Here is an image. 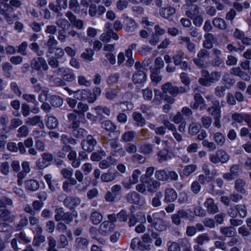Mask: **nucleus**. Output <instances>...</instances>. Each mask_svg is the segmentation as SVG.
<instances>
[{
	"label": "nucleus",
	"mask_w": 251,
	"mask_h": 251,
	"mask_svg": "<svg viewBox=\"0 0 251 251\" xmlns=\"http://www.w3.org/2000/svg\"><path fill=\"white\" fill-rule=\"evenodd\" d=\"M22 2L21 0H10L9 3L0 2V14L2 15L5 20L11 25L14 22V19H17L16 14H13L15 8H19L21 7ZM0 19H1L0 17Z\"/></svg>",
	"instance_id": "f257e3e1"
},
{
	"label": "nucleus",
	"mask_w": 251,
	"mask_h": 251,
	"mask_svg": "<svg viewBox=\"0 0 251 251\" xmlns=\"http://www.w3.org/2000/svg\"><path fill=\"white\" fill-rule=\"evenodd\" d=\"M166 215L165 211L162 210L152 215H148L147 217V221L151 224L156 230L163 231L167 228L166 223L162 219Z\"/></svg>",
	"instance_id": "f03ea898"
},
{
	"label": "nucleus",
	"mask_w": 251,
	"mask_h": 251,
	"mask_svg": "<svg viewBox=\"0 0 251 251\" xmlns=\"http://www.w3.org/2000/svg\"><path fill=\"white\" fill-rule=\"evenodd\" d=\"M65 89L67 90L70 95L74 93V98L79 100H87L89 103H93L96 100V98L94 95H91L90 90H78L75 92H73L69 88L65 87Z\"/></svg>",
	"instance_id": "7ed1b4c3"
},
{
	"label": "nucleus",
	"mask_w": 251,
	"mask_h": 251,
	"mask_svg": "<svg viewBox=\"0 0 251 251\" xmlns=\"http://www.w3.org/2000/svg\"><path fill=\"white\" fill-rule=\"evenodd\" d=\"M209 157L210 161L214 164H217L220 162L225 163L230 159V156L227 153L222 149L216 151L215 153L210 154Z\"/></svg>",
	"instance_id": "20e7f679"
},
{
	"label": "nucleus",
	"mask_w": 251,
	"mask_h": 251,
	"mask_svg": "<svg viewBox=\"0 0 251 251\" xmlns=\"http://www.w3.org/2000/svg\"><path fill=\"white\" fill-rule=\"evenodd\" d=\"M209 55V52L205 49H201L198 53L197 57L193 59L194 64L199 68H205L207 66L206 58Z\"/></svg>",
	"instance_id": "39448f33"
},
{
	"label": "nucleus",
	"mask_w": 251,
	"mask_h": 251,
	"mask_svg": "<svg viewBox=\"0 0 251 251\" xmlns=\"http://www.w3.org/2000/svg\"><path fill=\"white\" fill-rule=\"evenodd\" d=\"M192 218L193 217L184 209H180L171 216L172 221L176 226L181 224V219L191 220Z\"/></svg>",
	"instance_id": "423d86ee"
},
{
	"label": "nucleus",
	"mask_w": 251,
	"mask_h": 251,
	"mask_svg": "<svg viewBox=\"0 0 251 251\" xmlns=\"http://www.w3.org/2000/svg\"><path fill=\"white\" fill-rule=\"evenodd\" d=\"M221 76L220 72H212L207 78H200L199 80L200 83L204 86H209L212 83L218 81Z\"/></svg>",
	"instance_id": "0eeeda50"
},
{
	"label": "nucleus",
	"mask_w": 251,
	"mask_h": 251,
	"mask_svg": "<svg viewBox=\"0 0 251 251\" xmlns=\"http://www.w3.org/2000/svg\"><path fill=\"white\" fill-rule=\"evenodd\" d=\"M115 227L114 224L105 221L99 226V232L103 236H107L114 230Z\"/></svg>",
	"instance_id": "6e6552de"
},
{
	"label": "nucleus",
	"mask_w": 251,
	"mask_h": 251,
	"mask_svg": "<svg viewBox=\"0 0 251 251\" xmlns=\"http://www.w3.org/2000/svg\"><path fill=\"white\" fill-rule=\"evenodd\" d=\"M96 144V140L92 135H89L87 136L86 139L83 140L81 141V145L84 151L91 152L94 150Z\"/></svg>",
	"instance_id": "1a4fd4ad"
},
{
	"label": "nucleus",
	"mask_w": 251,
	"mask_h": 251,
	"mask_svg": "<svg viewBox=\"0 0 251 251\" xmlns=\"http://www.w3.org/2000/svg\"><path fill=\"white\" fill-rule=\"evenodd\" d=\"M80 202V199L77 197L67 196L63 200V205L66 207L72 210L75 207L79 205Z\"/></svg>",
	"instance_id": "9d476101"
},
{
	"label": "nucleus",
	"mask_w": 251,
	"mask_h": 251,
	"mask_svg": "<svg viewBox=\"0 0 251 251\" xmlns=\"http://www.w3.org/2000/svg\"><path fill=\"white\" fill-rule=\"evenodd\" d=\"M185 15L189 19H192L200 13V7L198 5L185 4Z\"/></svg>",
	"instance_id": "9b49d317"
},
{
	"label": "nucleus",
	"mask_w": 251,
	"mask_h": 251,
	"mask_svg": "<svg viewBox=\"0 0 251 251\" xmlns=\"http://www.w3.org/2000/svg\"><path fill=\"white\" fill-rule=\"evenodd\" d=\"M145 183L147 185L148 192L151 194L156 192L161 185L160 181L153 178L147 179Z\"/></svg>",
	"instance_id": "f8f14e48"
},
{
	"label": "nucleus",
	"mask_w": 251,
	"mask_h": 251,
	"mask_svg": "<svg viewBox=\"0 0 251 251\" xmlns=\"http://www.w3.org/2000/svg\"><path fill=\"white\" fill-rule=\"evenodd\" d=\"M31 67L33 69L37 71H40L41 69L47 71L49 69L46 60L42 57H39L37 59L33 60Z\"/></svg>",
	"instance_id": "ddd939ff"
},
{
	"label": "nucleus",
	"mask_w": 251,
	"mask_h": 251,
	"mask_svg": "<svg viewBox=\"0 0 251 251\" xmlns=\"http://www.w3.org/2000/svg\"><path fill=\"white\" fill-rule=\"evenodd\" d=\"M119 38V35L116 32H114L112 29L108 30L106 32L102 33L100 37V40L104 43L109 42L111 39L118 40Z\"/></svg>",
	"instance_id": "4468645a"
},
{
	"label": "nucleus",
	"mask_w": 251,
	"mask_h": 251,
	"mask_svg": "<svg viewBox=\"0 0 251 251\" xmlns=\"http://www.w3.org/2000/svg\"><path fill=\"white\" fill-rule=\"evenodd\" d=\"M67 157L70 162L71 166L74 168H77L81 165V161L79 157L77 156V153L75 151H71Z\"/></svg>",
	"instance_id": "2eb2a0df"
},
{
	"label": "nucleus",
	"mask_w": 251,
	"mask_h": 251,
	"mask_svg": "<svg viewBox=\"0 0 251 251\" xmlns=\"http://www.w3.org/2000/svg\"><path fill=\"white\" fill-rule=\"evenodd\" d=\"M230 74L239 76L245 81H249L251 79L250 75L246 72L242 70L239 67H234L230 70Z\"/></svg>",
	"instance_id": "dca6fc26"
},
{
	"label": "nucleus",
	"mask_w": 251,
	"mask_h": 251,
	"mask_svg": "<svg viewBox=\"0 0 251 251\" xmlns=\"http://www.w3.org/2000/svg\"><path fill=\"white\" fill-rule=\"evenodd\" d=\"M25 123L26 125L29 126L38 125L41 129L44 128V124L41 120V118L40 116L37 115L33 117L27 118Z\"/></svg>",
	"instance_id": "f3484780"
},
{
	"label": "nucleus",
	"mask_w": 251,
	"mask_h": 251,
	"mask_svg": "<svg viewBox=\"0 0 251 251\" xmlns=\"http://www.w3.org/2000/svg\"><path fill=\"white\" fill-rule=\"evenodd\" d=\"M165 197L164 201L165 202H172L177 198V193L173 188H166L165 191Z\"/></svg>",
	"instance_id": "a211bd4d"
},
{
	"label": "nucleus",
	"mask_w": 251,
	"mask_h": 251,
	"mask_svg": "<svg viewBox=\"0 0 251 251\" xmlns=\"http://www.w3.org/2000/svg\"><path fill=\"white\" fill-rule=\"evenodd\" d=\"M204 204L207 209V211L209 213L214 214L219 211L217 204L214 202V200L212 198L207 199Z\"/></svg>",
	"instance_id": "6ab92c4d"
},
{
	"label": "nucleus",
	"mask_w": 251,
	"mask_h": 251,
	"mask_svg": "<svg viewBox=\"0 0 251 251\" xmlns=\"http://www.w3.org/2000/svg\"><path fill=\"white\" fill-rule=\"evenodd\" d=\"M162 90L164 93H169L173 96L178 94L177 87L173 86L170 82H167L162 86Z\"/></svg>",
	"instance_id": "aec40b11"
},
{
	"label": "nucleus",
	"mask_w": 251,
	"mask_h": 251,
	"mask_svg": "<svg viewBox=\"0 0 251 251\" xmlns=\"http://www.w3.org/2000/svg\"><path fill=\"white\" fill-rule=\"evenodd\" d=\"M58 72L62 73L63 75V79L67 82H72L75 79V74L68 69L65 68H60L58 69Z\"/></svg>",
	"instance_id": "412c9836"
},
{
	"label": "nucleus",
	"mask_w": 251,
	"mask_h": 251,
	"mask_svg": "<svg viewBox=\"0 0 251 251\" xmlns=\"http://www.w3.org/2000/svg\"><path fill=\"white\" fill-rule=\"evenodd\" d=\"M118 173L117 171L112 172L109 170L106 173H103L100 176L102 182H110L114 180L117 177Z\"/></svg>",
	"instance_id": "4be33fe9"
},
{
	"label": "nucleus",
	"mask_w": 251,
	"mask_h": 251,
	"mask_svg": "<svg viewBox=\"0 0 251 251\" xmlns=\"http://www.w3.org/2000/svg\"><path fill=\"white\" fill-rule=\"evenodd\" d=\"M44 178L48 185L49 189L54 192L56 191V188H59V184L56 180L52 179L51 174H47L44 176Z\"/></svg>",
	"instance_id": "5701e85b"
},
{
	"label": "nucleus",
	"mask_w": 251,
	"mask_h": 251,
	"mask_svg": "<svg viewBox=\"0 0 251 251\" xmlns=\"http://www.w3.org/2000/svg\"><path fill=\"white\" fill-rule=\"evenodd\" d=\"M146 74L142 70H139L132 76L133 82L135 84L143 83L146 81Z\"/></svg>",
	"instance_id": "b1692460"
},
{
	"label": "nucleus",
	"mask_w": 251,
	"mask_h": 251,
	"mask_svg": "<svg viewBox=\"0 0 251 251\" xmlns=\"http://www.w3.org/2000/svg\"><path fill=\"white\" fill-rule=\"evenodd\" d=\"M168 152V150L166 148H163L159 151L157 156L158 161L159 163H163L171 158V156L169 155Z\"/></svg>",
	"instance_id": "393cba45"
},
{
	"label": "nucleus",
	"mask_w": 251,
	"mask_h": 251,
	"mask_svg": "<svg viewBox=\"0 0 251 251\" xmlns=\"http://www.w3.org/2000/svg\"><path fill=\"white\" fill-rule=\"evenodd\" d=\"M25 188L29 191H35L40 186L38 181L35 179H29L25 181Z\"/></svg>",
	"instance_id": "a878e982"
},
{
	"label": "nucleus",
	"mask_w": 251,
	"mask_h": 251,
	"mask_svg": "<svg viewBox=\"0 0 251 251\" xmlns=\"http://www.w3.org/2000/svg\"><path fill=\"white\" fill-rule=\"evenodd\" d=\"M119 93V89L112 88H107L105 90L104 97L108 100H113L117 97Z\"/></svg>",
	"instance_id": "bb28decb"
},
{
	"label": "nucleus",
	"mask_w": 251,
	"mask_h": 251,
	"mask_svg": "<svg viewBox=\"0 0 251 251\" xmlns=\"http://www.w3.org/2000/svg\"><path fill=\"white\" fill-rule=\"evenodd\" d=\"M126 199L130 203L138 204L140 200V195L135 191H131L126 195Z\"/></svg>",
	"instance_id": "cd10ccee"
},
{
	"label": "nucleus",
	"mask_w": 251,
	"mask_h": 251,
	"mask_svg": "<svg viewBox=\"0 0 251 251\" xmlns=\"http://www.w3.org/2000/svg\"><path fill=\"white\" fill-rule=\"evenodd\" d=\"M154 176L158 181H166L169 179L168 171L165 169L156 170L155 172Z\"/></svg>",
	"instance_id": "c85d7f7f"
},
{
	"label": "nucleus",
	"mask_w": 251,
	"mask_h": 251,
	"mask_svg": "<svg viewBox=\"0 0 251 251\" xmlns=\"http://www.w3.org/2000/svg\"><path fill=\"white\" fill-rule=\"evenodd\" d=\"M56 3L50 2L49 4L50 9L63 8L66 9L68 7L67 0H55Z\"/></svg>",
	"instance_id": "c756f323"
},
{
	"label": "nucleus",
	"mask_w": 251,
	"mask_h": 251,
	"mask_svg": "<svg viewBox=\"0 0 251 251\" xmlns=\"http://www.w3.org/2000/svg\"><path fill=\"white\" fill-rule=\"evenodd\" d=\"M153 145L150 143L143 144L139 147L140 152L145 155L152 154L153 151Z\"/></svg>",
	"instance_id": "7c9ffc66"
},
{
	"label": "nucleus",
	"mask_w": 251,
	"mask_h": 251,
	"mask_svg": "<svg viewBox=\"0 0 251 251\" xmlns=\"http://www.w3.org/2000/svg\"><path fill=\"white\" fill-rule=\"evenodd\" d=\"M137 135L136 132L133 130L125 132L122 135L121 139L125 142H131Z\"/></svg>",
	"instance_id": "2f4dec72"
},
{
	"label": "nucleus",
	"mask_w": 251,
	"mask_h": 251,
	"mask_svg": "<svg viewBox=\"0 0 251 251\" xmlns=\"http://www.w3.org/2000/svg\"><path fill=\"white\" fill-rule=\"evenodd\" d=\"M132 117L137 126L142 127L145 125L146 120L140 113L138 112H133Z\"/></svg>",
	"instance_id": "473e14b6"
},
{
	"label": "nucleus",
	"mask_w": 251,
	"mask_h": 251,
	"mask_svg": "<svg viewBox=\"0 0 251 251\" xmlns=\"http://www.w3.org/2000/svg\"><path fill=\"white\" fill-rule=\"evenodd\" d=\"M72 135L74 137L76 138H83L85 137L88 133L87 131H86L84 128H80L79 126L72 128Z\"/></svg>",
	"instance_id": "72a5a7b5"
},
{
	"label": "nucleus",
	"mask_w": 251,
	"mask_h": 251,
	"mask_svg": "<svg viewBox=\"0 0 251 251\" xmlns=\"http://www.w3.org/2000/svg\"><path fill=\"white\" fill-rule=\"evenodd\" d=\"M220 232L227 237H232L236 234V229L232 226L221 227Z\"/></svg>",
	"instance_id": "f704fd0d"
},
{
	"label": "nucleus",
	"mask_w": 251,
	"mask_h": 251,
	"mask_svg": "<svg viewBox=\"0 0 251 251\" xmlns=\"http://www.w3.org/2000/svg\"><path fill=\"white\" fill-rule=\"evenodd\" d=\"M69 122L71 123L69 128L77 127L79 126L80 122L77 119V115L76 113H70L67 115Z\"/></svg>",
	"instance_id": "c9c22d12"
},
{
	"label": "nucleus",
	"mask_w": 251,
	"mask_h": 251,
	"mask_svg": "<svg viewBox=\"0 0 251 251\" xmlns=\"http://www.w3.org/2000/svg\"><path fill=\"white\" fill-rule=\"evenodd\" d=\"M176 12V9L172 7L163 8L160 10V15L165 19H168Z\"/></svg>",
	"instance_id": "e433bc0d"
},
{
	"label": "nucleus",
	"mask_w": 251,
	"mask_h": 251,
	"mask_svg": "<svg viewBox=\"0 0 251 251\" xmlns=\"http://www.w3.org/2000/svg\"><path fill=\"white\" fill-rule=\"evenodd\" d=\"M246 184L245 181L241 178L237 179L235 181L234 188L241 194H245L246 192L244 186Z\"/></svg>",
	"instance_id": "4c0bfd02"
},
{
	"label": "nucleus",
	"mask_w": 251,
	"mask_h": 251,
	"mask_svg": "<svg viewBox=\"0 0 251 251\" xmlns=\"http://www.w3.org/2000/svg\"><path fill=\"white\" fill-rule=\"evenodd\" d=\"M101 127L110 132H114L117 128L116 125L110 120H105L101 122Z\"/></svg>",
	"instance_id": "58836bf2"
},
{
	"label": "nucleus",
	"mask_w": 251,
	"mask_h": 251,
	"mask_svg": "<svg viewBox=\"0 0 251 251\" xmlns=\"http://www.w3.org/2000/svg\"><path fill=\"white\" fill-rule=\"evenodd\" d=\"M103 216L100 212L94 211L92 212L90 216V220L95 225L99 224L102 220Z\"/></svg>",
	"instance_id": "ea45409f"
},
{
	"label": "nucleus",
	"mask_w": 251,
	"mask_h": 251,
	"mask_svg": "<svg viewBox=\"0 0 251 251\" xmlns=\"http://www.w3.org/2000/svg\"><path fill=\"white\" fill-rule=\"evenodd\" d=\"M89 244L88 240L83 237H77L75 240V246L78 250L87 247Z\"/></svg>",
	"instance_id": "a19ab883"
},
{
	"label": "nucleus",
	"mask_w": 251,
	"mask_h": 251,
	"mask_svg": "<svg viewBox=\"0 0 251 251\" xmlns=\"http://www.w3.org/2000/svg\"><path fill=\"white\" fill-rule=\"evenodd\" d=\"M89 109V106L87 104L81 102L78 103L77 108L74 110V112L79 115V116L84 117V113Z\"/></svg>",
	"instance_id": "79ce46f5"
},
{
	"label": "nucleus",
	"mask_w": 251,
	"mask_h": 251,
	"mask_svg": "<svg viewBox=\"0 0 251 251\" xmlns=\"http://www.w3.org/2000/svg\"><path fill=\"white\" fill-rule=\"evenodd\" d=\"M60 140L61 143L63 145L70 144L72 145H75L77 144V141L75 139L65 134L61 135Z\"/></svg>",
	"instance_id": "37998d69"
},
{
	"label": "nucleus",
	"mask_w": 251,
	"mask_h": 251,
	"mask_svg": "<svg viewBox=\"0 0 251 251\" xmlns=\"http://www.w3.org/2000/svg\"><path fill=\"white\" fill-rule=\"evenodd\" d=\"M94 51L91 48H87L85 51L81 54V57L85 61H92L93 60Z\"/></svg>",
	"instance_id": "c03bdc74"
},
{
	"label": "nucleus",
	"mask_w": 251,
	"mask_h": 251,
	"mask_svg": "<svg viewBox=\"0 0 251 251\" xmlns=\"http://www.w3.org/2000/svg\"><path fill=\"white\" fill-rule=\"evenodd\" d=\"M49 101L51 105L54 107L61 106L63 102V99L60 96L57 95L51 96Z\"/></svg>",
	"instance_id": "a18cd8bd"
},
{
	"label": "nucleus",
	"mask_w": 251,
	"mask_h": 251,
	"mask_svg": "<svg viewBox=\"0 0 251 251\" xmlns=\"http://www.w3.org/2000/svg\"><path fill=\"white\" fill-rule=\"evenodd\" d=\"M162 120V123L166 127V129L167 128L172 131L175 132L176 130V126L172 123H171L168 120V117L165 115H163L160 116Z\"/></svg>",
	"instance_id": "49530a36"
},
{
	"label": "nucleus",
	"mask_w": 251,
	"mask_h": 251,
	"mask_svg": "<svg viewBox=\"0 0 251 251\" xmlns=\"http://www.w3.org/2000/svg\"><path fill=\"white\" fill-rule=\"evenodd\" d=\"M213 25L216 27L225 30L227 27L225 21L221 18H215L212 20Z\"/></svg>",
	"instance_id": "de8ad7c7"
},
{
	"label": "nucleus",
	"mask_w": 251,
	"mask_h": 251,
	"mask_svg": "<svg viewBox=\"0 0 251 251\" xmlns=\"http://www.w3.org/2000/svg\"><path fill=\"white\" fill-rule=\"evenodd\" d=\"M29 132L27 125H22L17 129L16 136L18 138L26 137L28 136Z\"/></svg>",
	"instance_id": "09e8293b"
},
{
	"label": "nucleus",
	"mask_w": 251,
	"mask_h": 251,
	"mask_svg": "<svg viewBox=\"0 0 251 251\" xmlns=\"http://www.w3.org/2000/svg\"><path fill=\"white\" fill-rule=\"evenodd\" d=\"M213 139L217 145L222 146L226 142V137L225 135L219 132H217L214 134Z\"/></svg>",
	"instance_id": "8fccbe9b"
},
{
	"label": "nucleus",
	"mask_w": 251,
	"mask_h": 251,
	"mask_svg": "<svg viewBox=\"0 0 251 251\" xmlns=\"http://www.w3.org/2000/svg\"><path fill=\"white\" fill-rule=\"evenodd\" d=\"M77 216V214L76 212H67L63 214L61 220H63L66 224H69L73 221L74 217H76Z\"/></svg>",
	"instance_id": "3c124183"
},
{
	"label": "nucleus",
	"mask_w": 251,
	"mask_h": 251,
	"mask_svg": "<svg viewBox=\"0 0 251 251\" xmlns=\"http://www.w3.org/2000/svg\"><path fill=\"white\" fill-rule=\"evenodd\" d=\"M210 240L209 236L206 233H203L199 235L195 239V242L197 243L196 245H199V246H201L203 245L205 243L209 242Z\"/></svg>",
	"instance_id": "603ef678"
},
{
	"label": "nucleus",
	"mask_w": 251,
	"mask_h": 251,
	"mask_svg": "<svg viewBox=\"0 0 251 251\" xmlns=\"http://www.w3.org/2000/svg\"><path fill=\"white\" fill-rule=\"evenodd\" d=\"M201 125L198 123H192L188 127V133L191 135H195L199 132Z\"/></svg>",
	"instance_id": "864d4df0"
},
{
	"label": "nucleus",
	"mask_w": 251,
	"mask_h": 251,
	"mask_svg": "<svg viewBox=\"0 0 251 251\" xmlns=\"http://www.w3.org/2000/svg\"><path fill=\"white\" fill-rule=\"evenodd\" d=\"M230 172L235 177H237L240 176L242 173V168L241 166L238 164L232 165L229 169Z\"/></svg>",
	"instance_id": "5fc2aeb1"
},
{
	"label": "nucleus",
	"mask_w": 251,
	"mask_h": 251,
	"mask_svg": "<svg viewBox=\"0 0 251 251\" xmlns=\"http://www.w3.org/2000/svg\"><path fill=\"white\" fill-rule=\"evenodd\" d=\"M184 58V53L181 50L176 52L173 57L174 63L176 66L180 64Z\"/></svg>",
	"instance_id": "6e6d98bb"
},
{
	"label": "nucleus",
	"mask_w": 251,
	"mask_h": 251,
	"mask_svg": "<svg viewBox=\"0 0 251 251\" xmlns=\"http://www.w3.org/2000/svg\"><path fill=\"white\" fill-rule=\"evenodd\" d=\"M106 155L105 151L100 150L97 152H93L91 155L90 158L93 161H99L100 160L102 157Z\"/></svg>",
	"instance_id": "4d7b16f0"
},
{
	"label": "nucleus",
	"mask_w": 251,
	"mask_h": 251,
	"mask_svg": "<svg viewBox=\"0 0 251 251\" xmlns=\"http://www.w3.org/2000/svg\"><path fill=\"white\" fill-rule=\"evenodd\" d=\"M23 99L28 102L32 103L35 106H38L39 102L36 99L35 95L33 94H23Z\"/></svg>",
	"instance_id": "13d9d810"
},
{
	"label": "nucleus",
	"mask_w": 251,
	"mask_h": 251,
	"mask_svg": "<svg viewBox=\"0 0 251 251\" xmlns=\"http://www.w3.org/2000/svg\"><path fill=\"white\" fill-rule=\"evenodd\" d=\"M194 100L197 103L200 105V110H203L206 107L205 101L202 96L199 93H196L194 95Z\"/></svg>",
	"instance_id": "bf43d9fd"
},
{
	"label": "nucleus",
	"mask_w": 251,
	"mask_h": 251,
	"mask_svg": "<svg viewBox=\"0 0 251 251\" xmlns=\"http://www.w3.org/2000/svg\"><path fill=\"white\" fill-rule=\"evenodd\" d=\"M10 88L11 92L17 97H21L22 92L18 86L17 83L15 81H12L10 84Z\"/></svg>",
	"instance_id": "052dcab7"
},
{
	"label": "nucleus",
	"mask_w": 251,
	"mask_h": 251,
	"mask_svg": "<svg viewBox=\"0 0 251 251\" xmlns=\"http://www.w3.org/2000/svg\"><path fill=\"white\" fill-rule=\"evenodd\" d=\"M58 122L56 118L53 116H50L48 118L46 126L50 129H54L58 125Z\"/></svg>",
	"instance_id": "680f3d73"
},
{
	"label": "nucleus",
	"mask_w": 251,
	"mask_h": 251,
	"mask_svg": "<svg viewBox=\"0 0 251 251\" xmlns=\"http://www.w3.org/2000/svg\"><path fill=\"white\" fill-rule=\"evenodd\" d=\"M197 169V166L195 164H191L185 166L183 170V174L184 176H188L191 174L195 172Z\"/></svg>",
	"instance_id": "e2e57ef3"
},
{
	"label": "nucleus",
	"mask_w": 251,
	"mask_h": 251,
	"mask_svg": "<svg viewBox=\"0 0 251 251\" xmlns=\"http://www.w3.org/2000/svg\"><path fill=\"white\" fill-rule=\"evenodd\" d=\"M237 214H238L241 218H245L247 215V209L244 204H237L235 206Z\"/></svg>",
	"instance_id": "0e129e2a"
},
{
	"label": "nucleus",
	"mask_w": 251,
	"mask_h": 251,
	"mask_svg": "<svg viewBox=\"0 0 251 251\" xmlns=\"http://www.w3.org/2000/svg\"><path fill=\"white\" fill-rule=\"evenodd\" d=\"M18 240L23 244H28L31 241V238L26 236V234L24 232L21 231L19 233L15 234Z\"/></svg>",
	"instance_id": "69168bd1"
},
{
	"label": "nucleus",
	"mask_w": 251,
	"mask_h": 251,
	"mask_svg": "<svg viewBox=\"0 0 251 251\" xmlns=\"http://www.w3.org/2000/svg\"><path fill=\"white\" fill-rule=\"evenodd\" d=\"M131 160L133 163L142 164L145 162L146 157L140 154L135 153L131 157Z\"/></svg>",
	"instance_id": "338daca9"
},
{
	"label": "nucleus",
	"mask_w": 251,
	"mask_h": 251,
	"mask_svg": "<svg viewBox=\"0 0 251 251\" xmlns=\"http://www.w3.org/2000/svg\"><path fill=\"white\" fill-rule=\"evenodd\" d=\"M160 70L158 69H153L151 71V78L153 82L158 83L162 79V77L159 75Z\"/></svg>",
	"instance_id": "774afa93"
}]
</instances>
